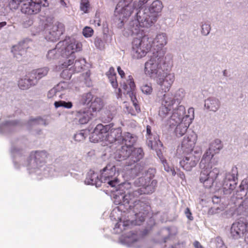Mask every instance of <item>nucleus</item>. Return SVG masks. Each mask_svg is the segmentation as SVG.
<instances>
[{"label": "nucleus", "instance_id": "nucleus-18", "mask_svg": "<svg viewBox=\"0 0 248 248\" xmlns=\"http://www.w3.org/2000/svg\"><path fill=\"white\" fill-rule=\"evenodd\" d=\"M197 137L196 134L192 132L191 133L187 135L183 139L181 148L184 152H191L196 143Z\"/></svg>", "mask_w": 248, "mask_h": 248}, {"label": "nucleus", "instance_id": "nucleus-42", "mask_svg": "<svg viewBox=\"0 0 248 248\" xmlns=\"http://www.w3.org/2000/svg\"><path fill=\"white\" fill-rule=\"evenodd\" d=\"M158 83L160 85L161 89L165 92H166L170 88L172 85V80H170V83H168L166 81H164V80H161L160 79L158 81Z\"/></svg>", "mask_w": 248, "mask_h": 248}, {"label": "nucleus", "instance_id": "nucleus-46", "mask_svg": "<svg viewBox=\"0 0 248 248\" xmlns=\"http://www.w3.org/2000/svg\"><path fill=\"white\" fill-rule=\"evenodd\" d=\"M141 89L142 92L145 94H150L153 91V89L152 86L150 85L145 84L143 85L141 87Z\"/></svg>", "mask_w": 248, "mask_h": 248}, {"label": "nucleus", "instance_id": "nucleus-35", "mask_svg": "<svg viewBox=\"0 0 248 248\" xmlns=\"http://www.w3.org/2000/svg\"><path fill=\"white\" fill-rule=\"evenodd\" d=\"M103 106L102 100L98 97H94L93 101L88 107L91 108L93 112L100 110Z\"/></svg>", "mask_w": 248, "mask_h": 248}, {"label": "nucleus", "instance_id": "nucleus-30", "mask_svg": "<svg viewBox=\"0 0 248 248\" xmlns=\"http://www.w3.org/2000/svg\"><path fill=\"white\" fill-rule=\"evenodd\" d=\"M240 191L236 192V198L238 199H242L244 197L247 195V192L248 189V179L246 178L243 180L239 186Z\"/></svg>", "mask_w": 248, "mask_h": 248}, {"label": "nucleus", "instance_id": "nucleus-52", "mask_svg": "<svg viewBox=\"0 0 248 248\" xmlns=\"http://www.w3.org/2000/svg\"><path fill=\"white\" fill-rule=\"evenodd\" d=\"M185 214L186 217L190 220H193V217L192 216V213L190 210V209L188 207H187L185 211Z\"/></svg>", "mask_w": 248, "mask_h": 248}, {"label": "nucleus", "instance_id": "nucleus-29", "mask_svg": "<svg viewBox=\"0 0 248 248\" xmlns=\"http://www.w3.org/2000/svg\"><path fill=\"white\" fill-rule=\"evenodd\" d=\"M85 183L88 185H94L96 187H99L101 185L100 178H99L97 174L94 172L88 173Z\"/></svg>", "mask_w": 248, "mask_h": 248}, {"label": "nucleus", "instance_id": "nucleus-12", "mask_svg": "<svg viewBox=\"0 0 248 248\" xmlns=\"http://www.w3.org/2000/svg\"><path fill=\"white\" fill-rule=\"evenodd\" d=\"M163 8L162 2L161 0H155L149 7L147 12L142 11L144 13V16H147V19L151 20L152 24L154 23L157 20L158 14L160 13ZM147 10V9H146Z\"/></svg>", "mask_w": 248, "mask_h": 248}, {"label": "nucleus", "instance_id": "nucleus-8", "mask_svg": "<svg viewBox=\"0 0 248 248\" xmlns=\"http://www.w3.org/2000/svg\"><path fill=\"white\" fill-rule=\"evenodd\" d=\"M63 46L61 49V54L63 57L70 56V59L74 58L71 55L76 52L79 51L81 50L82 45L80 42L76 40H70L69 42L67 41H61L57 45V47Z\"/></svg>", "mask_w": 248, "mask_h": 248}, {"label": "nucleus", "instance_id": "nucleus-27", "mask_svg": "<svg viewBox=\"0 0 248 248\" xmlns=\"http://www.w3.org/2000/svg\"><path fill=\"white\" fill-rule=\"evenodd\" d=\"M143 152L141 148H134L133 147L130 154L129 161H126V163H128V165H131L141 159L143 156Z\"/></svg>", "mask_w": 248, "mask_h": 248}, {"label": "nucleus", "instance_id": "nucleus-56", "mask_svg": "<svg viewBox=\"0 0 248 248\" xmlns=\"http://www.w3.org/2000/svg\"><path fill=\"white\" fill-rule=\"evenodd\" d=\"M117 71L119 75L121 76L122 78H123L125 77V73L120 66L117 67Z\"/></svg>", "mask_w": 248, "mask_h": 248}, {"label": "nucleus", "instance_id": "nucleus-41", "mask_svg": "<svg viewBox=\"0 0 248 248\" xmlns=\"http://www.w3.org/2000/svg\"><path fill=\"white\" fill-rule=\"evenodd\" d=\"M118 220H120V221L117 222L116 224V225L115 226V228H120V229L122 231L126 230L128 229L129 228L130 226L132 225V224L133 223V222L132 221H130L129 220H126L123 222L122 227H121V226L122 225L121 219L120 217H118Z\"/></svg>", "mask_w": 248, "mask_h": 248}, {"label": "nucleus", "instance_id": "nucleus-48", "mask_svg": "<svg viewBox=\"0 0 248 248\" xmlns=\"http://www.w3.org/2000/svg\"><path fill=\"white\" fill-rule=\"evenodd\" d=\"M58 92L57 89L53 88L48 91L47 95V97L49 99H54Z\"/></svg>", "mask_w": 248, "mask_h": 248}, {"label": "nucleus", "instance_id": "nucleus-3", "mask_svg": "<svg viewBox=\"0 0 248 248\" xmlns=\"http://www.w3.org/2000/svg\"><path fill=\"white\" fill-rule=\"evenodd\" d=\"M139 4L134 2L132 3L129 0H120L116 5L115 10V16L120 22L119 27L122 28L136 8L137 12L140 9L137 8Z\"/></svg>", "mask_w": 248, "mask_h": 248}, {"label": "nucleus", "instance_id": "nucleus-53", "mask_svg": "<svg viewBox=\"0 0 248 248\" xmlns=\"http://www.w3.org/2000/svg\"><path fill=\"white\" fill-rule=\"evenodd\" d=\"M175 78L174 76L171 74H169L167 75L165 78L163 79L164 81H166L167 82L170 83V81L172 80V84L173 83L174 80Z\"/></svg>", "mask_w": 248, "mask_h": 248}, {"label": "nucleus", "instance_id": "nucleus-62", "mask_svg": "<svg viewBox=\"0 0 248 248\" xmlns=\"http://www.w3.org/2000/svg\"><path fill=\"white\" fill-rule=\"evenodd\" d=\"M170 172L171 173V175L173 176H175L177 174L176 172L175 171V170H174V169L173 168L170 169Z\"/></svg>", "mask_w": 248, "mask_h": 248}, {"label": "nucleus", "instance_id": "nucleus-16", "mask_svg": "<svg viewBox=\"0 0 248 248\" xmlns=\"http://www.w3.org/2000/svg\"><path fill=\"white\" fill-rule=\"evenodd\" d=\"M200 157L192 153H190L185 156L180 160V166L186 171H190L195 167L199 161Z\"/></svg>", "mask_w": 248, "mask_h": 248}, {"label": "nucleus", "instance_id": "nucleus-60", "mask_svg": "<svg viewBox=\"0 0 248 248\" xmlns=\"http://www.w3.org/2000/svg\"><path fill=\"white\" fill-rule=\"evenodd\" d=\"M177 174L182 180L184 179L185 178V174L183 172H182L180 170H179V172L177 173Z\"/></svg>", "mask_w": 248, "mask_h": 248}, {"label": "nucleus", "instance_id": "nucleus-34", "mask_svg": "<svg viewBox=\"0 0 248 248\" xmlns=\"http://www.w3.org/2000/svg\"><path fill=\"white\" fill-rule=\"evenodd\" d=\"M94 97V96L91 93H87L82 94L80 99L79 108H80L81 105H86L89 106Z\"/></svg>", "mask_w": 248, "mask_h": 248}, {"label": "nucleus", "instance_id": "nucleus-58", "mask_svg": "<svg viewBox=\"0 0 248 248\" xmlns=\"http://www.w3.org/2000/svg\"><path fill=\"white\" fill-rule=\"evenodd\" d=\"M193 245L195 248H204L201 244L198 241H195L193 242Z\"/></svg>", "mask_w": 248, "mask_h": 248}, {"label": "nucleus", "instance_id": "nucleus-54", "mask_svg": "<svg viewBox=\"0 0 248 248\" xmlns=\"http://www.w3.org/2000/svg\"><path fill=\"white\" fill-rule=\"evenodd\" d=\"M126 111L130 114H131L133 116H136L137 114L139 113L140 112H137L136 109H135L129 107H126Z\"/></svg>", "mask_w": 248, "mask_h": 248}, {"label": "nucleus", "instance_id": "nucleus-57", "mask_svg": "<svg viewBox=\"0 0 248 248\" xmlns=\"http://www.w3.org/2000/svg\"><path fill=\"white\" fill-rule=\"evenodd\" d=\"M162 163L163 164V165H164V169L165 170L169 172L170 171V169H172L168 165V164L167 163V161L165 160H163L162 161Z\"/></svg>", "mask_w": 248, "mask_h": 248}, {"label": "nucleus", "instance_id": "nucleus-55", "mask_svg": "<svg viewBox=\"0 0 248 248\" xmlns=\"http://www.w3.org/2000/svg\"><path fill=\"white\" fill-rule=\"evenodd\" d=\"M115 89H116L115 92L116 93L117 99L122 98V91H121V89L117 88Z\"/></svg>", "mask_w": 248, "mask_h": 248}, {"label": "nucleus", "instance_id": "nucleus-17", "mask_svg": "<svg viewBox=\"0 0 248 248\" xmlns=\"http://www.w3.org/2000/svg\"><path fill=\"white\" fill-rule=\"evenodd\" d=\"M222 148V145L221 141L219 140H216L212 142L210 148L206 153L203 155V157L200 163V166L202 167V164L206 162V159L208 161L213 157L215 154L218 153L219 151Z\"/></svg>", "mask_w": 248, "mask_h": 248}, {"label": "nucleus", "instance_id": "nucleus-33", "mask_svg": "<svg viewBox=\"0 0 248 248\" xmlns=\"http://www.w3.org/2000/svg\"><path fill=\"white\" fill-rule=\"evenodd\" d=\"M48 71L49 69L47 67L37 69L32 72L31 74V77L36 80H39L41 78L46 76L47 74Z\"/></svg>", "mask_w": 248, "mask_h": 248}, {"label": "nucleus", "instance_id": "nucleus-31", "mask_svg": "<svg viewBox=\"0 0 248 248\" xmlns=\"http://www.w3.org/2000/svg\"><path fill=\"white\" fill-rule=\"evenodd\" d=\"M205 107L211 111H216L219 107V102L217 99L209 98L205 101Z\"/></svg>", "mask_w": 248, "mask_h": 248}, {"label": "nucleus", "instance_id": "nucleus-32", "mask_svg": "<svg viewBox=\"0 0 248 248\" xmlns=\"http://www.w3.org/2000/svg\"><path fill=\"white\" fill-rule=\"evenodd\" d=\"M106 75L112 86L115 89L118 88V84L116 78V73L113 67L109 68V70L106 73Z\"/></svg>", "mask_w": 248, "mask_h": 248}, {"label": "nucleus", "instance_id": "nucleus-28", "mask_svg": "<svg viewBox=\"0 0 248 248\" xmlns=\"http://www.w3.org/2000/svg\"><path fill=\"white\" fill-rule=\"evenodd\" d=\"M137 140V137L136 136L131 134L129 132H125L124 133V135L122 136L121 143L133 148Z\"/></svg>", "mask_w": 248, "mask_h": 248}, {"label": "nucleus", "instance_id": "nucleus-36", "mask_svg": "<svg viewBox=\"0 0 248 248\" xmlns=\"http://www.w3.org/2000/svg\"><path fill=\"white\" fill-rule=\"evenodd\" d=\"M86 61L84 59H79L74 62V63L71 66L73 71L76 73L82 71L85 66Z\"/></svg>", "mask_w": 248, "mask_h": 248}, {"label": "nucleus", "instance_id": "nucleus-37", "mask_svg": "<svg viewBox=\"0 0 248 248\" xmlns=\"http://www.w3.org/2000/svg\"><path fill=\"white\" fill-rule=\"evenodd\" d=\"M23 45L24 43H19L13 46L11 51L15 57L18 58L19 56H22L25 54L26 51Z\"/></svg>", "mask_w": 248, "mask_h": 248}, {"label": "nucleus", "instance_id": "nucleus-21", "mask_svg": "<svg viewBox=\"0 0 248 248\" xmlns=\"http://www.w3.org/2000/svg\"><path fill=\"white\" fill-rule=\"evenodd\" d=\"M248 223L242 221L233 223L231 228V233L234 239L239 238L247 231Z\"/></svg>", "mask_w": 248, "mask_h": 248}, {"label": "nucleus", "instance_id": "nucleus-47", "mask_svg": "<svg viewBox=\"0 0 248 248\" xmlns=\"http://www.w3.org/2000/svg\"><path fill=\"white\" fill-rule=\"evenodd\" d=\"M59 48V47H56L55 49L50 50L48 51L47 54V58L49 59H54L56 58V54L57 49Z\"/></svg>", "mask_w": 248, "mask_h": 248}, {"label": "nucleus", "instance_id": "nucleus-51", "mask_svg": "<svg viewBox=\"0 0 248 248\" xmlns=\"http://www.w3.org/2000/svg\"><path fill=\"white\" fill-rule=\"evenodd\" d=\"M210 31V26L207 24H205L202 26V32L204 35L209 34Z\"/></svg>", "mask_w": 248, "mask_h": 248}, {"label": "nucleus", "instance_id": "nucleus-59", "mask_svg": "<svg viewBox=\"0 0 248 248\" xmlns=\"http://www.w3.org/2000/svg\"><path fill=\"white\" fill-rule=\"evenodd\" d=\"M24 26L27 27V26H31L33 24V20L31 19H29L24 23Z\"/></svg>", "mask_w": 248, "mask_h": 248}, {"label": "nucleus", "instance_id": "nucleus-63", "mask_svg": "<svg viewBox=\"0 0 248 248\" xmlns=\"http://www.w3.org/2000/svg\"><path fill=\"white\" fill-rule=\"evenodd\" d=\"M30 1L36 3L37 2L40 5H41L42 3V0H30Z\"/></svg>", "mask_w": 248, "mask_h": 248}, {"label": "nucleus", "instance_id": "nucleus-39", "mask_svg": "<svg viewBox=\"0 0 248 248\" xmlns=\"http://www.w3.org/2000/svg\"><path fill=\"white\" fill-rule=\"evenodd\" d=\"M48 154L44 151H35L34 152V157L36 162H44L47 157Z\"/></svg>", "mask_w": 248, "mask_h": 248}, {"label": "nucleus", "instance_id": "nucleus-13", "mask_svg": "<svg viewBox=\"0 0 248 248\" xmlns=\"http://www.w3.org/2000/svg\"><path fill=\"white\" fill-rule=\"evenodd\" d=\"M237 169L236 167L232 168V173H228L224 180L222 188L225 194L231 193L236 187L237 180Z\"/></svg>", "mask_w": 248, "mask_h": 248}, {"label": "nucleus", "instance_id": "nucleus-61", "mask_svg": "<svg viewBox=\"0 0 248 248\" xmlns=\"http://www.w3.org/2000/svg\"><path fill=\"white\" fill-rule=\"evenodd\" d=\"M108 113V121L111 120L113 119V116L112 114H110L108 110L106 111V114Z\"/></svg>", "mask_w": 248, "mask_h": 248}, {"label": "nucleus", "instance_id": "nucleus-11", "mask_svg": "<svg viewBox=\"0 0 248 248\" xmlns=\"http://www.w3.org/2000/svg\"><path fill=\"white\" fill-rule=\"evenodd\" d=\"M120 84L122 88L126 91L127 93L129 94L131 98V100L137 112H140V107L138 103V102L136 96V93L135 92L136 85L132 76H129L128 78L126 80V82H121Z\"/></svg>", "mask_w": 248, "mask_h": 248}, {"label": "nucleus", "instance_id": "nucleus-23", "mask_svg": "<svg viewBox=\"0 0 248 248\" xmlns=\"http://www.w3.org/2000/svg\"><path fill=\"white\" fill-rule=\"evenodd\" d=\"M74 58L69 59L64 61L60 66L63 70L61 74L62 78L65 79H70L72 75L75 73L71 66L74 63Z\"/></svg>", "mask_w": 248, "mask_h": 248}, {"label": "nucleus", "instance_id": "nucleus-9", "mask_svg": "<svg viewBox=\"0 0 248 248\" xmlns=\"http://www.w3.org/2000/svg\"><path fill=\"white\" fill-rule=\"evenodd\" d=\"M71 122L73 124H87L92 118L93 114L88 107L81 108L71 112Z\"/></svg>", "mask_w": 248, "mask_h": 248}, {"label": "nucleus", "instance_id": "nucleus-6", "mask_svg": "<svg viewBox=\"0 0 248 248\" xmlns=\"http://www.w3.org/2000/svg\"><path fill=\"white\" fill-rule=\"evenodd\" d=\"M151 42L152 39L146 36L141 39L135 38L132 42L134 56L137 59L145 56L152 47Z\"/></svg>", "mask_w": 248, "mask_h": 248}, {"label": "nucleus", "instance_id": "nucleus-7", "mask_svg": "<svg viewBox=\"0 0 248 248\" xmlns=\"http://www.w3.org/2000/svg\"><path fill=\"white\" fill-rule=\"evenodd\" d=\"M180 100L172 93L165 94L161 102V106L159 111V115L165 118L173 108L174 105H179Z\"/></svg>", "mask_w": 248, "mask_h": 248}, {"label": "nucleus", "instance_id": "nucleus-49", "mask_svg": "<svg viewBox=\"0 0 248 248\" xmlns=\"http://www.w3.org/2000/svg\"><path fill=\"white\" fill-rule=\"evenodd\" d=\"M152 128L151 126L148 125L146 126V137L148 140H149L150 142H152V140L153 139L152 137L153 136V133L151 132Z\"/></svg>", "mask_w": 248, "mask_h": 248}, {"label": "nucleus", "instance_id": "nucleus-22", "mask_svg": "<svg viewBox=\"0 0 248 248\" xmlns=\"http://www.w3.org/2000/svg\"><path fill=\"white\" fill-rule=\"evenodd\" d=\"M49 27L48 31L46 35V39L52 42L57 41L62 34V27H59L56 24L51 25Z\"/></svg>", "mask_w": 248, "mask_h": 248}, {"label": "nucleus", "instance_id": "nucleus-64", "mask_svg": "<svg viewBox=\"0 0 248 248\" xmlns=\"http://www.w3.org/2000/svg\"><path fill=\"white\" fill-rule=\"evenodd\" d=\"M6 22L4 21V22H0V30L4 26H5L6 25Z\"/></svg>", "mask_w": 248, "mask_h": 248}, {"label": "nucleus", "instance_id": "nucleus-40", "mask_svg": "<svg viewBox=\"0 0 248 248\" xmlns=\"http://www.w3.org/2000/svg\"><path fill=\"white\" fill-rule=\"evenodd\" d=\"M54 105L56 108L59 107H63L65 108L70 109L72 108L73 103L70 101L65 102L64 101L60 100L55 101L54 103Z\"/></svg>", "mask_w": 248, "mask_h": 248}, {"label": "nucleus", "instance_id": "nucleus-1", "mask_svg": "<svg viewBox=\"0 0 248 248\" xmlns=\"http://www.w3.org/2000/svg\"><path fill=\"white\" fill-rule=\"evenodd\" d=\"M140 183L139 185L140 187L132 192L128 193L124 195H121L120 196L116 195V200L118 198L122 199V201H115L116 204H119L118 210H121L125 212L133 208L136 213V219L135 224L140 225L144 221L145 217L149 214L150 210V206L147 203L137 201V198L141 194H149L152 193L155 189L157 185V181L152 180L151 176L147 179L144 177H140L138 179Z\"/></svg>", "mask_w": 248, "mask_h": 248}, {"label": "nucleus", "instance_id": "nucleus-50", "mask_svg": "<svg viewBox=\"0 0 248 248\" xmlns=\"http://www.w3.org/2000/svg\"><path fill=\"white\" fill-rule=\"evenodd\" d=\"M74 139L75 140L80 141L85 140V136L83 132H79L75 135Z\"/></svg>", "mask_w": 248, "mask_h": 248}, {"label": "nucleus", "instance_id": "nucleus-20", "mask_svg": "<svg viewBox=\"0 0 248 248\" xmlns=\"http://www.w3.org/2000/svg\"><path fill=\"white\" fill-rule=\"evenodd\" d=\"M109 125V129L107 132L106 141L110 143H114L116 141L118 143H121L122 138V130L121 127L113 128L111 124Z\"/></svg>", "mask_w": 248, "mask_h": 248}, {"label": "nucleus", "instance_id": "nucleus-38", "mask_svg": "<svg viewBox=\"0 0 248 248\" xmlns=\"http://www.w3.org/2000/svg\"><path fill=\"white\" fill-rule=\"evenodd\" d=\"M33 80L30 78H21L18 81V85L22 90H26L30 88L31 86L34 85Z\"/></svg>", "mask_w": 248, "mask_h": 248}, {"label": "nucleus", "instance_id": "nucleus-15", "mask_svg": "<svg viewBox=\"0 0 248 248\" xmlns=\"http://www.w3.org/2000/svg\"><path fill=\"white\" fill-rule=\"evenodd\" d=\"M186 114V110L184 106H179L176 108L173 109L172 115L167 121V124L170 127L175 126L182 121L186 117H188Z\"/></svg>", "mask_w": 248, "mask_h": 248}, {"label": "nucleus", "instance_id": "nucleus-2", "mask_svg": "<svg viewBox=\"0 0 248 248\" xmlns=\"http://www.w3.org/2000/svg\"><path fill=\"white\" fill-rule=\"evenodd\" d=\"M144 16V13L140 9L136 13V19L129 22V26L124 32V35L127 37L134 35L142 34L143 27H149L152 25L151 20H147V16Z\"/></svg>", "mask_w": 248, "mask_h": 248}, {"label": "nucleus", "instance_id": "nucleus-5", "mask_svg": "<svg viewBox=\"0 0 248 248\" xmlns=\"http://www.w3.org/2000/svg\"><path fill=\"white\" fill-rule=\"evenodd\" d=\"M219 173V169L216 167L203 166L199 176V180L206 188H210L217 179Z\"/></svg>", "mask_w": 248, "mask_h": 248}, {"label": "nucleus", "instance_id": "nucleus-19", "mask_svg": "<svg viewBox=\"0 0 248 248\" xmlns=\"http://www.w3.org/2000/svg\"><path fill=\"white\" fill-rule=\"evenodd\" d=\"M41 9V5L28 0H25V2L21 5V11L22 13L28 15H35L39 13Z\"/></svg>", "mask_w": 248, "mask_h": 248}, {"label": "nucleus", "instance_id": "nucleus-14", "mask_svg": "<svg viewBox=\"0 0 248 248\" xmlns=\"http://www.w3.org/2000/svg\"><path fill=\"white\" fill-rule=\"evenodd\" d=\"M109 129V125H104L101 124H97L90 137L91 141L95 143L103 140L106 141L107 132Z\"/></svg>", "mask_w": 248, "mask_h": 248}, {"label": "nucleus", "instance_id": "nucleus-43", "mask_svg": "<svg viewBox=\"0 0 248 248\" xmlns=\"http://www.w3.org/2000/svg\"><path fill=\"white\" fill-rule=\"evenodd\" d=\"M24 2L25 0H11L9 3V6L11 10H16L18 8L20 3H23Z\"/></svg>", "mask_w": 248, "mask_h": 248}, {"label": "nucleus", "instance_id": "nucleus-26", "mask_svg": "<svg viewBox=\"0 0 248 248\" xmlns=\"http://www.w3.org/2000/svg\"><path fill=\"white\" fill-rule=\"evenodd\" d=\"M167 43V38L166 35L164 33H161L157 34L153 41L152 40L151 44L152 47H156L157 51H161V52L163 53L164 55V52L161 48L166 45Z\"/></svg>", "mask_w": 248, "mask_h": 248}, {"label": "nucleus", "instance_id": "nucleus-25", "mask_svg": "<svg viewBox=\"0 0 248 248\" xmlns=\"http://www.w3.org/2000/svg\"><path fill=\"white\" fill-rule=\"evenodd\" d=\"M188 117H186L182 121L176 124L174 133L178 137H181L183 136L186 132L188 127L190 125V121Z\"/></svg>", "mask_w": 248, "mask_h": 248}, {"label": "nucleus", "instance_id": "nucleus-24", "mask_svg": "<svg viewBox=\"0 0 248 248\" xmlns=\"http://www.w3.org/2000/svg\"><path fill=\"white\" fill-rule=\"evenodd\" d=\"M121 149L118 150L115 153V158L119 161L124 160L129 161L130 154L132 148L126 145L122 144Z\"/></svg>", "mask_w": 248, "mask_h": 248}, {"label": "nucleus", "instance_id": "nucleus-45", "mask_svg": "<svg viewBox=\"0 0 248 248\" xmlns=\"http://www.w3.org/2000/svg\"><path fill=\"white\" fill-rule=\"evenodd\" d=\"M93 30L89 27H85L82 31L83 35L86 38L91 37L93 34Z\"/></svg>", "mask_w": 248, "mask_h": 248}, {"label": "nucleus", "instance_id": "nucleus-10", "mask_svg": "<svg viewBox=\"0 0 248 248\" xmlns=\"http://www.w3.org/2000/svg\"><path fill=\"white\" fill-rule=\"evenodd\" d=\"M101 172L100 177L101 183H107L111 187H115L118 184V180L115 177L116 167L115 166L108 165Z\"/></svg>", "mask_w": 248, "mask_h": 248}, {"label": "nucleus", "instance_id": "nucleus-44", "mask_svg": "<svg viewBox=\"0 0 248 248\" xmlns=\"http://www.w3.org/2000/svg\"><path fill=\"white\" fill-rule=\"evenodd\" d=\"M90 5L89 0H81L80 8L84 13H88Z\"/></svg>", "mask_w": 248, "mask_h": 248}, {"label": "nucleus", "instance_id": "nucleus-4", "mask_svg": "<svg viewBox=\"0 0 248 248\" xmlns=\"http://www.w3.org/2000/svg\"><path fill=\"white\" fill-rule=\"evenodd\" d=\"M165 63L164 57L161 51L153 52L150 59L145 63V73L151 77H156L161 74L163 71L162 65Z\"/></svg>", "mask_w": 248, "mask_h": 248}]
</instances>
